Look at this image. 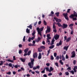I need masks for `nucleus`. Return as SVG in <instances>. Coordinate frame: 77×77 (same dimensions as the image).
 <instances>
[{
	"label": "nucleus",
	"instance_id": "f257e3e1",
	"mask_svg": "<svg viewBox=\"0 0 77 77\" xmlns=\"http://www.w3.org/2000/svg\"><path fill=\"white\" fill-rule=\"evenodd\" d=\"M31 62H29L28 63V65L29 66L30 68H32L33 67V65L34 63V61H35V59L31 58L30 59Z\"/></svg>",
	"mask_w": 77,
	"mask_h": 77
},
{
	"label": "nucleus",
	"instance_id": "f03ea898",
	"mask_svg": "<svg viewBox=\"0 0 77 77\" xmlns=\"http://www.w3.org/2000/svg\"><path fill=\"white\" fill-rule=\"evenodd\" d=\"M55 24H56V23H54L53 24V31L54 32V33H56L57 32V30H56V26H55Z\"/></svg>",
	"mask_w": 77,
	"mask_h": 77
},
{
	"label": "nucleus",
	"instance_id": "7ed1b4c3",
	"mask_svg": "<svg viewBox=\"0 0 77 77\" xmlns=\"http://www.w3.org/2000/svg\"><path fill=\"white\" fill-rule=\"evenodd\" d=\"M36 30H37L38 34L40 35L41 36H42V32H40V29L39 27H37L36 28Z\"/></svg>",
	"mask_w": 77,
	"mask_h": 77
},
{
	"label": "nucleus",
	"instance_id": "20e7f679",
	"mask_svg": "<svg viewBox=\"0 0 77 77\" xmlns=\"http://www.w3.org/2000/svg\"><path fill=\"white\" fill-rule=\"evenodd\" d=\"M71 54H72V55L71 56V57H72V58H73L75 57V51H72L71 52Z\"/></svg>",
	"mask_w": 77,
	"mask_h": 77
},
{
	"label": "nucleus",
	"instance_id": "39448f33",
	"mask_svg": "<svg viewBox=\"0 0 77 77\" xmlns=\"http://www.w3.org/2000/svg\"><path fill=\"white\" fill-rule=\"evenodd\" d=\"M59 35H57V34H56L54 36V38L55 39V40H57L59 38Z\"/></svg>",
	"mask_w": 77,
	"mask_h": 77
},
{
	"label": "nucleus",
	"instance_id": "423d86ee",
	"mask_svg": "<svg viewBox=\"0 0 77 77\" xmlns=\"http://www.w3.org/2000/svg\"><path fill=\"white\" fill-rule=\"evenodd\" d=\"M38 57V54L36 52H35V53L33 54V57L34 59L35 58H37Z\"/></svg>",
	"mask_w": 77,
	"mask_h": 77
},
{
	"label": "nucleus",
	"instance_id": "0eeeda50",
	"mask_svg": "<svg viewBox=\"0 0 77 77\" xmlns=\"http://www.w3.org/2000/svg\"><path fill=\"white\" fill-rule=\"evenodd\" d=\"M62 27H63V29H65V28L68 27V25L67 24H65V23H64L63 24Z\"/></svg>",
	"mask_w": 77,
	"mask_h": 77
},
{
	"label": "nucleus",
	"instance_id": "6e6552de",
	"mask_svg": "<svg viewBox=\"0 0 77 77\" xmlns=\"http://www.w3.org/2000/svg\"><path fill=\"white\" fill-rule=\"evenodd\" d=\"M62 44V41L60 40V42L58 43H57L56 44V46H57V47H59V46H60V45H61Z\"/></svg>",
	"mask_w": 77,
	"mask_h": 77
},
{
	"label": "nucleus",
	"instance_id": "1a4fd4ad",
	"mask_svg": "<svg viewBox=\"0 0 77 77\" xmlns=\"http://www.w3.org/2000/svg\"><path fill=\"white\" fill-rule=\"evenodd\" d=\"M51 29H50V27H49L48 28H47V30L46 31V33H47L48 32H50V30Z\"/></svg>",
	"mask_w": 77,
	"mask_h": 77
},
{
	"label": "nucleus",
	"instance_id": "9d476101",
	"mask_svg": "<svg viewBox=\"0 0 77 77\" xmlns=\"http://www.w3.org/2000/svg\"><path fill=\"white\" fill-rule=\"evenodd\" d=\"M77 66H74V68H73V70L75 72H77Z\"/></svg>",
	"mask_w": 77,
	"mask_h": 77
},
{
	"label": "nucleus",
	"instance_id": "9b49d317",
	"mask_svg": "<svg viewBox=\"0 0 77 77\" xmlns=\"http://www.w3.org/2000/svg\"><path fill=\"white\" fill-rule=\"evenodd\" d=\"M41 39V38H40V37H38V39H35V42H38L39 41H40Z\"/></svg>",
	"mask_w": 77,
	"mask_h": 77
},
{
	"label": "nucleus",
	"instance_id": "f8f14e48",
	"mask_svg": "<svg viewBox=\"0 0 77 77\" xmlns=\"http://www.w3.org/2000/svg\"><path fill=\"white\" fill-rule=\"evenodd\" d=\"M42 57V55L41 54V53H39V55L38 56V59H41Z\"/></svg>",
	"mask_w": 77,
	"mask_h": 77
},
{
	"label": "nucleus",
	"instance_id": "ddd939ff",
	"mask_svg": "<svg viewBox=\"0 0 77 77\" xmlns=\"http://www.w3.org/2000/svg\"><path fill=\"white\" fill-rule=\"evenodd\" d=\"M20 60L22 62H25V61H26V58H25L24 59L21 58H20Z\"/></svg>",
	"mask_w": 77,
	"mask_h": 77
},
{
	"label": "nucleus",
	"instance_id": "4468645a",
	"mask_svg": "<svg viewBox=\"0 0 77 77\" xmlns=\"http://www.w3.org/2000/svg\"><path fill=\"white\" fill-rule=\"evenodd\" d=\"M51 14H49L48 15V16L49 17H52L53 15V14H54V12L53 11H52L51 12Z\"/></svg>",
	"mask_w": 77,
	"mask_h": 77
},
{
	"label": "nucleus",
	"instance_id": "2eb2a0df",
	"mask_svg": "<svg viewBox=\"0 0 77 77\" xmlns=\"http://www.w3.org/2000/svg\"><path fill=\"white\" fill-rule=\"evenodd\" d=\"M73 15L75 16V17H77V12H75V11H73Z\"/></svg>",
	"mask_w": 77,
	"mask_h": 77
},
{
	"label": "nucleus",
	"instance_id": "dca6fc26",
	"mask_svg": "<svg viewBox=\"0 0 77 77\" xmlns=\"http://www.w3.org/2000/svg\"><path fill=\"white\" fill-rule=\"evenodd\" d=\"M29 51V48H26V49H25L24 50V52L25 53H27V51Z\"/></svg>",
	"mask_w": 77,
	"mask_h": 77
},
{
	"label": "nucleus",
	"instance_id": "f3484780",
	"mask_svg": "<svg viewBox=\"0 0 77 77\" xmlns=\"http://www.w3.org/2000/svg\"><path fill=\"white\" fill-rule=\"evenodd\" d=\"M61 21H62V20H61V19H58V18H57L56 20V22H58L59 23V22H61Z\"/></svg>",
	"mask_w": 77,
	"mask_h": 77
},
{
	"label": "nucleus",
	"instance_id": "a211bd4d",
	"mask_svg": "<svg viewBox=\"0 0 77 77\" xmlns=\"http://www.w3.org/2000/svg\"><path fill=\"white\" fill-rule=\"evenodd\" d=\"M71 40V38L70 37H69L68 38H67L66 40V42H69Z\"/></svg>",
	"mask_w": 77,
	"mask_h": 77
},
{
	"label": "nucleus",
	"instance_id": "6ab92c4d",
	"mask_svg": "<svg viewBox=\"0 0 77 77\" xmlns=\"http://www.w3.org/2000/svg\"><path fill=\"white\" fill-rule=\"evenodd\" d=\"M50 70H49V72H51L52 71H53V67H50Z\"/></svg>",
	"mask_w": 77,
	"mask_h": 77
},
{
	"label": "nucleus",
	"instance_id": "aec40b11",
	"mask_svg": "<svg viewBox=\"0 0 77 77\" xmlns=\"http://www.w3.org/2000/svg\"><path fill=\"white\" fill-rule=\"evenodd\" d=\"M69 47V46H67V47H66V46H65L64 47V50H66V51H67V50H68V47Z\"/></svg>",
	"mask_w": 77,
	"mask_h": 77
},
{
	"label": "nucleus",
	"instance_id": "412c9836",
	"mask_svg": "<svg viewBox=\"0 0 77 77\" xmlns=\"http://www.w3.org/2000/svg\"><path fill=\"white\" fill-rule=\"evenodd\" d=\"M57 24L58 25V27H62V25L60 24V23L59 22L57 23Z\"/></svg>",
	"mask_w": 77,
	"mask_h": 77
},
{
	"label": "nucleus",
	"instance_id": "4be33fe9",
	"mask_svg": "<svg viewBox=\"0 0 77 77\" xmlns=\"http://www.w3.org/2000/svg\"><path fill=\"white\" fill-rule=\"evenodd\" d=\"M6 61H8V62H11V63H13V62H14V61L11 60H10V59L7 60Z\"/></svg>",
	"mask_w": 77,
	"mask_h": 77
},
{
	"label": "nucleus",
	"instance_id": "5701e85b",
	"mask_svg": "<svg viewBox=\"0 0 77 77\" xmlns=\"http://www.w3.org/2000/svg\"><path fill=\"white\" fill-rule=\"evenodd\" d=\"M69 17L73 19L74 17H75V16L74 15H73V14H72Z\"/></svg>",
	"mask_w": 77,
	"mask_h": 77
},
{
	"label": "nucleus",
	"instance_id": "b1692460",
	"mask_svg": "<svg viewBox=\"0 0 77 77\" xmlns=\"http://www.w3.org/2000/svg\"><path fill=\"white\" fill-rule=\"evenodd\" d=\"M62 60H63V61H65V58L64 57V56H63V54L62 55Z\"/></svg>",
	"mask_w": 77,
	"mask_h": 77
},
{
	"label": "nucleus",
	"instance_id": "393cba45",
	"mask_svg": "<svg viewBox=\"0 0 77 77\" xmlns=\"http://www.w3.org/2000/svg\"><path fill=\"white\" fill-rule=\"evenodd\" d=\"M63 16H64V17H66V16H68V13H63Z\"/></svg>",
	"mask_w": 77,
	"mask_h": 77
},
{
	"label": "nucleus",
	"instance_id": "a878e982",
	"mask_svg": "<svg viewBox=\"0 0 77 77\" xmlns=\"http://www.w3.org/2000/svg\"><path fill=\"white\" fill-rule=\"evenodd\" d=\"M59 12H57L55 13V15H56L57 17H59Z\"/></svg>",
	"mask_w": 77,
	"mask_h": 77
},
{
	"label": "nucleus",
	"instance_id": "bb28decb",
	"mask_svg": "<svg viewBox=\"0 0 77 77\" xmlns=\"http://www.w3.org/2000/svg\"><path fill=\"white\" fill-rule=\"evenodd\" d=\"M40 48H42V49H43V50L45 48V47L44 46H41L40 47Z\"/></svg>",
	"mask_w": 77,
	"mask_h": 77
},
{
	"label": "nucleus",
	"instance_id": "cd10ccee",
	"mask_svg": "<svg viewBox=\"0 0 77 77\" xmlns=\"http://www.w3.org/2000/svg\"><path fill=\"white\" fill-rule=\"evenodd\" d=\"M41 48L40 47V48H38V51L39 52H41V51H42V50Z\"/></svg>",
	"mask_w": 77,
	"mask_h": 77
},
{
	"label": "nucleus",
	"instance_id": "c85d7f7f",
	"mask_svg": "<svg viewBox=\"0 0 77 77\" xmlns=\"http://www.w3.org/2000/svg\"><path fill=\"white\" fill-rule=\"evenodd\" d=\"M26 32L28 33H30V30L29 29L27 28L26 29Z\"/></svg>",
	"mask_w": 77,
	"mask_h": 77
},
{
	"label": "nucleus",
	"instance_id": "c756f323",
	"mask_svg": "<svg viewBox=\"0 0 77 77\" xmlns=\"http://www.w3.org/2000/svg\"><path fill=\"white\" fill-rule=\"evenodd\" d=\"M30 54H31V51L30 50L28 52L27 54L28 56H29Z\"/></svg>",
	"mask_w": 77,
	"mask_h": 77
},
{
	"label": "nucleus",
	"instance_id": "7c9ffc66",
	"mask_svg": "<svg viewBox=\"0 0 77 77\" xmlns=\"http://www.w3.org/2000/svg\"><path fill=\"white\" fill-rule=\"evenodd\" d=\"M59 62L62 65H63V63L62 61V60H61L59 61Z\"/></svg>",
	"mask_w": 77,
	"mask_h": 77
},
{
	"label": "nucleus",
	"instance_id": "2f4dec72",
	"mask_svg": "<svg viewBox=\"0 0 77 77\" xmlns=\"http://www.w3.org/2000/svg\"><path fill=\"white\" fill-rule=\"evenodd\" d=\"M54 47V45H52L49 47V48L52 49Z\"/></svg>",
	"mask_w": 77,
	"mask_h": 77
},
{
	"label": "nucleus",
	"instance_id": "473e14b6",
	"mask_svg": "<svg viewBox=\"0 0 77 77\" xmlns=\"http://www.w3.org/2000/svg\"><path fill=\"white\" fill-rule=\"evenodd\" d=\"M27 27L30 28L31 29H32V25L30 24L29 26H27Z\"/></svg>",
	"mask_w": 77,
	"mask_h": 77
},
{
	"label": "nucleus",
	"instance_id": "72a5a7b5",
	"mask_svg": "<svg viewBox=\"0 0 77 77\" xmlns=\"http://www.w3.org/2000/svg\"><path fill=\"white\" fill-rule=\"evenodd\" d=\"M70 72H71L72 74L74 75V71H73V70H72L71 71H69Z\"/></svg>",
	"mask_w": 77,
	"mask_h": 77
},
{
	"label": "nucleus",
	"instance_id": "f704fd0d",
	"mask_svg": "<svg viewBox=\"0 0 77 77\" xmlns=\"http://www.w3.org/2000/svg\"><path fill=\"white\" fill-rule=\"evenodd\" d=\"M23 42H25V41H26V36H25L23 37Z\"/></svg>",
	"mask_w": 77,
	"mask_h": 77
},
{
	"label": "nucleus",
	"instance_id": "c9c22d12",
	"mask_svg": "<svg viewBox=\"0 0 77 77\" xmlns=\"http://www.w3.org/2000/svg\"><path fill=\"white\" fill-rule=\"evenodd\" d=\"M55 64L56 66H57V67H59V64H58V63L56 62L55 63Z\"/></svg>",
	"mask_w": 77,
	"mask_h": 77
},
{
	"label": "nucleus",
	"instance_id": "e433bc0d",
	"mask_svg": "<svg viewBox=\"0 0 77 77\" xmlns=\"http://www.w3.org/2000/svg\"><path fill=\"white\" fill-rule=\"evenodd\" d=\"M64 18H65L66 20H69V18H68V16L64 17Z\"/></svg>",
	"mask_w": 77,
	"mask_h": 77
},
{
	"label": "nucleus",
	"instance_id": "4c0bfd02",
	"mask_svg": "<svg viewBox=\"0 0 77 77\" xmlns=\"http://www.w3.org/2000/svg\"><path fill=\"white\" fill-rule=\"evenodd\" d=\"M35 30H34L33 32H32V36H34V35L35 34Z\"/></svg>",
	"mask_w": 77,
	"mask_h": 77
},
{
	"label": "nucleus",
	"instance_id": "58836bf2",
	"mask_svg": "<svg viewBox=\"0 0 77 77\" xmlns=\"http://www.w3.org/2000/svg\"><path fill=\"white\" fill-rule=\"evenodd\" d=\"M56 60H59V56H57L56 58Z\"/></svg>",
	"mask_w": 77,
	"mask_h": 77
},
{
	"label": "nucleus",
	"instance_id": "ea45409f",
	"mask_svg": "<svg viewBox=\"0 0 77 77\" xmlns=\"http://www.w3.org/2000/svg\"><path fill=\"white\" fill-rule=\"evenodd\" d=\"M45 69L46 70V71H48L49 72V71H50V70H49V67H46Z\"/></svg>",
	"mask_w": 77,
	"mask_h": 77
},
{
	"label": "nucleus",
	"instance_id": "a19ab883",
	"mask_svg": "<svg viewBox=\"0 0 77 77\" xmlns=\"http://www.w3.org/2000/svg\"><path fill=\"white\" fill-rule=\"evenodd\" d=\"M73 20V21H77V17H73L72 19Z\"/></svg>",
	"mask_w": 77,
	"mask_h": 77
},
{
	"label": "nucleus",
	"instance_id": "79ce46f5",
	"mask_svg": "<svg viewBox=\"0 0 77 77\" xmlns=\"http://www.w3.org/2000/svg\"><path fill=\"white\" fill-rule=\"evenodd\" d=\"M32 43H33L32 45H34V46H35V41L33 40L32 42Z\"/></svg>",
	"mask_w": 77,
	"mask_h": 77
},
{
	"label": "nucleus",
	"instance_id": "37998d69",
	"mask_svg": "<svg viewBox=\"0 0 77 77\" xmlns=\"http://www.w3.org/2000/svg\"><path fill=\"white\" fill-rule=\"evenodd\" d=\"M50 50H49L48 51V54L47 55V56H48V55H49V53H50Z\"/></svg>",
	"mask_w": 77,
	"mask_h": 77
},
{
	"label": "nucleus",
	"instance_id": "c03bdc74",
	"mask_svg": "<svg viewBox=\"0 0 77 77\" xmlns=\"http://www.w3.org/2000/svg\"><path fill=\"white\" fill-rule=\"evenodd\" d=\"M51 60H54V57L53 55H51Z\"/></svg>",
	"mask_w": 77,
	"mask_h": 77
},
{
	"label": "nucleus",
	"instance_id": "a18cd8bd",
	"mask_svg": "<svg viewBox=\"0 0 77 77\" xmlns=\"http://www.w3.org/2000/svg\"><path fill=\"white\" fill-rule=\"evenodd\" d=\"M45 68L43 69V70H42L41 72V73H45Z\"/></svg>",
	"mask_w": 77,
	"mask_h": 77
},
{
	"label": "nucleus",
	"instance_id": "49530a36",
	"mask_svg": "<svg viewBox=\"0 0 77 77\" xmlns=\"http://www.w3.org/2000/svg\"><path fill=\"white\" fill-rule=\"evenodd\" d=\"M43 23L44 24L45 26H46L47 25V22L45 21V20H44L43 22Z\"/></svg>",
	"mask_w": 77,
	"mask_h": 77
},
{
	"label": "nucleus",
	"instance_id": "de8ad7c7",
	"mask_svg": "<svg viewBox=\"0 0 77 77\" xmlns=\"http://www.w3.org/2000/svg\"><path fill=\"white\" fill-rule=\"evenodd\" d=\"M44 30V27H43L42 28H41L40 29V32H42V30Z\"/></svg>",
	"mask_w": 77,
	"mask_h": 77
},
{
	"label": "nucleus",
	"instance_id": "09e8293b",
	"mask_svg": "<svg viewBox=\"0 0 77 77\" xmlns=\"http://www.w3.org/2000/svg\"><path fill=\"white\" fill-rule=\"evenodd\" d=\"M65 74L66 75H68L69 74V72H65Z\"/></svg>",
	"mask_w": 77,
	"mask_h": 77
},
{
	"label": "nucleus",
	"instance_id": "8fccbe9b",
	"mask_svg": "<svg viewBox=\"0 0 77 77\" xmlns=\"http://www.w3.org/2000/svg\"><path fill=\"white\" fill-rule=\"evenodd\" d=\"M73 25H74L73 24H70L69 25V26L70 27H72L73 26Z\"/></svg>",
	"mask_w": 77,
	"mask_h": 77
},
{
	"label": "nucleus",
	"instance_id": "3c124183",
	"mask_svg": "<svg viewBox=\"0 0 77 77\" xmlns=\"http://www.w3.org/2000/svg\"><path fill=\"white\" fill-rule=\"evenodd\" d=\"M8 66H10V67H12V63H9L8 64Z\"/></svg>",
	"mask_w": 77,
	"mask_h": 77
},
{
	"label": "nucleus",
	"instance_id": "603ef678",
	"mask_svg": "<svg viewBox=\"0 0 77 77\" xmlns=\"http://www.w3.org/2000/svg\"><path fill=\"white\" fill-rule=\"evenodd\" d=\"M35 35H34L33 37H32L31 39V40H33L35 39Z\"/></svg>",
	"mask_w": 77,
	"mask_h": 77
},
{
	"label": "nucleus",
	"instance_id": "864d4df0",
	"mask_svg": "<svg viewBox=\"0 0 77 77\" xmlns=\"http://www.w3.org/2000/svg\"><path fill=\"white\" fill-rule=\"evenodd\" d=\"M64 41H66V40L67 39V37L66 36H65L64 37Z\"/></svg>",
	"mask_w": 77,
	"mask_h": 77
},
{
	"label": "nucleus",
	"instance_id": "5fc2aeb1",
	"mask_svg": "<svg viewBox=\"0 0 77 77\" xmlns=\"http://www.w3.org/2000/svg\"><path fill=\"white\" fill-rule=\"evenodd\" d=\"M7 74H8V75H11V72H8L6 73Z\"/></svg>",
	"mask_w": 77,
	"mask_h": 77
},
{
	"label": "nucleus",
	"instance_id": "6e6d98bb",
	"mask_svg": "<svg viewBox=\"0 0 77 77\" xmlns=\"http://www.w3.org/2000/svg\"><path fill=\"white\" fill-rule=\"evenodd\" d=\"M0 62H1V63H0V66L1 65H3V61H0Z\"/></svg>",
	"mask_w": 77,
	"mask_h": 77
},
{
	"label": "nucleus",
	"instance_id": "4d7b16f0",
	"mask_svg": "<svg viewBox=\"0 0 77 77\" xmlns=\"http://www.w3.org/2000/svg\"><path fill=\"white\" fill-rule=\"evenodd\" d=\"M29 46H34V45H33V44L30 43L28 44Z\"/></svg>",
	"mask_w": 77,
	"mask_h": 77
},
{
	"label": "nucleus",
	"instance_id": "13d9d810",
	"mask_svg": "<svg viewBox=\"0 0 77 77\" xmlns=\"http://www.w3.org/2000/svg\"><path fill=\"white\" fill-rule=\"evenodd\" d=\"M73 63L74 64V65H75V63H76V60H74L73 62Z\"/></svg>",
	"mask_w": 77,
	"mask_h": 77
},
{
	"label": "nucleus",
	"instance_id": "bf43d9fd",
	"mask_svg": "<svg viewBox=\"0 0 77 77\" xmlns=\"http://www.w3.org/2000/svg\"><path fill=\"white\" fill-rule=\"evenodd\" d=\"M19 53L20 54H21V53H22V51H21V50H19Z\"/></svg>",
	"mask_w": 77,
	"mask_h": 77
},
{
	"label": "nucleus",
	"instance_id": "052dcab7",
	"mask_svg": "<svg viewBox=\"0 0 77 77\" xmlns=\"http://www.w3.org/2000/svg\"><path fill=\"white\" fill-rule=\"evenodd\" d=\"M54 57H56L57 56V53H56L55 52L54 53Z\"/></svg>",
	"mask_w": 77,
	"mask_h": 77
},
{
	"label": "nucleus",
	"instance_id": "680f3d73",
	"mask_svg": "<svg viewBox=\"0 0 77 77\" xmlns=\"http://www.w3.org/2000/svg\"><path fill=\"white\" fill-rule=\"evenodd\" d=\"M68 69H69L70 70H71V67H69L67 69V70H68Z\"/></svg>",
	"mask_w": 77,
	"mask_h": 77
},
{
	"label": "nucleus",
	"instance_id": "e2e57ef3",
	"mask_svg": "<svg viewBox=\"0 0 77 77\" xmlns=\"http://www.w3.org/2000/svg\"><path fill=\"white\" fill-rule=\"evenodd\" d=\"M70 11H71V9H68L67 11V13H69Z\"/></svg>",
	"mask_w": 77,
	"mask_h": 77
},
{
	"label": "nucleus",
	"instance_id": "0e129e2a",
	"mask_svg": "<svg viewBox=\"0 0 77 77\" xmlns=\"http://www.w3.org/2000/svg\"><path fill=\"white\" fill-rule=\"evenodd\" d=\"M37 68L36 67V66H34L33 68V69L34 70H35V69H36Z\"/></svg>",
	"mask_w": 77,
	"mask_h": 77
},
{
	"label": "nucleus",
	"instance_id": "69168bd1",
	"mask_svg": "<svg viewBox=\"0 0 77 77\" xmlns=\"http://www.w3.org/2000/svg\"><path fill=\"white\" fill-rule=\"evenodd\" d=\"M50 36H51V35H50V34H47L46 36L48 38V37H50Z\"/></svg>",
	"mask_w": 77,
	"mask_h": 77
},
{
	"label": "nucleus",
	"instance_id": "338daca9",
	"mask_svg": "<svg viewBox=\"0 0 77 77\" xmlns=\"http://www.w3.org/2000/svg\"><path fill=\"white\" fill-rule=\"evenodd\" d=\"M66 58L67 59H68L69 58V57H68V55H66Z\"/></svg>",
	"mask_w": 77,
	"mask_h": 77
},
{
	"label": "nucleus",
	"instance_id": "774afa93",
	"mask_svg": "<svg viewBox=\"0 0 77 77\" xmlns=\"http://www.w3.org/2000/svg\"><path fill=\"white\" fill-rule=\"evenodd\" d=\"M43 77H47V75L45 74L43 75Z\"/></svg>",
	"mask_w": 77,
	"mask_h": 77
}]
</instances>
